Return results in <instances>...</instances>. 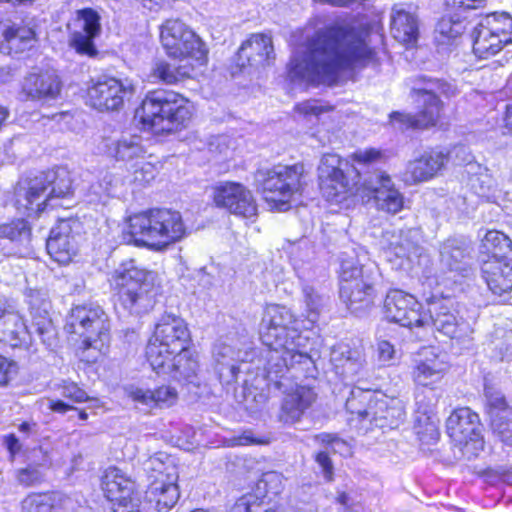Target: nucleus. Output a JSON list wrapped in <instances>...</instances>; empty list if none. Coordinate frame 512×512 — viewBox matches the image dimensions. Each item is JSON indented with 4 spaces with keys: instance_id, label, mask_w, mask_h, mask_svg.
I'll return each mask as SVG.
<instances>
[{
    "instance_id": "f257e3e1",
    "label": "nucleus",
    "mask_w": 512,
    "mask_h": 512,
    "mask_svg": "<svg viewBox=\"0 0 512 512\" xmlns=\"http://www.w3.org/2000/svg\"><path fill=\"white\" fill-rule=\"evenodd\" d=\"M366 35L350 24H336L318 31L305 48L292 56L288 66L290 79L311 84L336 83L342 70L373 58Z\"/></svg>"
},
{
    "instance_id": "f03ea898",
    "label": "nucleus",
    "mask_w": 512,
    "mask_h": 512,
    "mask_svg": "<svg viewBox=\"0 0 512 512\" xmlns=\"http://www.w3.org/2000/svg\"><path fill=\"white\" fill-rule=\"evenodd\" d=\"M294 313L286 306L269 304L266 306L261 324L260 339L268 348L266 371L269 377L299 365L310 371L314 367L311 356L299 349L300 335L295 324Z\"/></svg>"
},
{
    "instance_id": "7ed1b4c3",
    "label": "nucleus",
    "mask_w": 512,
    "mask_h": 512,
    "mask_svg": "<svg viewBox=\"0 0 512 512\" xmlns=\"http://www.w3.org/2000/svg\"><path fill=\"white\" fill-rule=\"evenodd\" d=\"M456 94L457 88L450 82L418 76L411 88V97L417 104L418 112L410 114L396 111L390 114V120L393 124H398L399 129H426L435 126L443 108L439 95L450 98Z\"/></svg>"
},
{
    "instance_id": "20e7f679",
    "label": "nucleus",
    "mask_w": 512,
    "mask_h": 512,
    "mask_svg": "<svg viewBox=\"0 0 512 512\" xmlns=\"http://www.w3.org/2000/svg\"><path fill=\"white\" fill-rule=\"evenodd\" d=\"M72 194V178L66 167L41 172L33 178L19 182L16 190V205L27 216L37 215L54 199Z\"/></svg>"
},
{
    "instance_id": "39448f33",
    "label": "nucleus",
    "mask_w": 512,
    "mask_h": 512,
    "mask_svg": "<svg viewBox=\"0 0 512 512\" xmlns=\"http://www.w3.org/2000/svg\"><path fill=\"white\" fill-rule=\"evenodd\" d=\"M128 234L137 245L162 248L185 234L181 214L170 209H152L129 218Z\"/></svg>"
},
{
    "instance_id": "423d86ee",
    "label": "nucleus",
    "mask_w": 512,
    "mask_h": 512,
    "mask_svg": "<svg viewBox=\"0 0 512 512\" xmlns=\"http://www.w3.org/2000/svg\"><path fill=\"white\" fill-rule=\"evenodd\" d=\"M186 100L171 90L147 93L141 106V120L155 134L172 133L190 120Z\"/></svg>"
},
{
    "instance_id": "0eeeda50",
    "label": "nucleus",
    "mask_w": 512,
    "mask_h": 512,
    "mask_svg": "<svg viewBox=\"0 0 512 512\" xmlns=\"http://www.w3.org/2000/svg\"><path fill=\"white\" fill-rule=\"evenodd\" d=\"M155 274L134 259L123 261L111 275V286L120 304L130 313L140 314L151 305Z\"/></svg>"
},
{
    "instance_id": "6e6552de",
    "label": "nucleus",
    "mask_w": 512,
    "mask_h": 512,
    "mask_svg": "<svg viewBox=\"0 0 512 512\" xmlns=\"http://www.w3.org/2000/svg\"><path fill=\"white\" fill-rule=\"evenodd\" d=\"M304 165L297 163L291 166L276 165L261 168L255 173L257 187L264 194L267 202L275 203L279 210H287L289 201L304 186Z\"/></svg>"
},
{
    "instance_id": "1a4fd4ad",
    "label": "nucleus",
    "mask_w": 512,
    "mask_h": 512,
    "mask_svg": "<svg viewBox=\"0 0 512 512\" xmlns=\"http://www.w3.org/2000/svg\"><path fill=\"white\" fill-rule=\"evenodd\" d=\"M340 298L347 308L360 314L374 303V281L372 272L358 265L353 259L341 261Z\"/></svg>"
},
{
    "instance_id": "9d476101",
    "label": "nucleus",
    "mask_w": 512,
    "mask_h": 512,
    "mask_svg": "<svg viewBox=\"0 0 512 512\" xmlns=\"http://www.w3.org/2000/svg\"><path fill=\"white\" fill-rule=\"evenodd\" d=\"M66 327L70 332L83 338L86 348L101 351L109 341V319L100 306H75L71 310Z\"/></svg>"
},
{
    "instance_id": "9b49d317",
    "label": "nucleus",
    "mask_w": 512,
    "mask_h": 512,
    "mask_svg": "<svg viewBox=\"0 0 512 512\" xmlns=\"http://www.w3.org/2000/svg\"><path fill=\"white\" fill-rule=\"evenodd\" d=\"M473 51L479 58L497 54L512 43V17L508 13L487 15L472 32Z\"/></svg>"
},
{
    "instance_id": "f8f14e48",
    "label": "nucleus",
    "mask_w": 512,
    "mask_h": 512,
    "mask_svg": "<svg viewBox=\"0 0 512 512\" xmlns=\"http://www.w3.org/2000/svg\"><path fill=\"white\" fill-rule=\"evenodd\" d=\"M160 38L167 54L173 58L193 59L204 63L205 44L198 35L179 19H169L161 26Z\"/></svg>"
},
{
    "instance_id": "ddd939ff",
    "label": "nucleus",
    "mask_w": 512,
    "mask_h": 512,
    "mask_svg": "<svg viewBox=\"0 0 512 512\" xmlns=\"http://www.w3.org/2000/svg\"><path fill=\"white\" fill-rule=\"evenodd\" d=\"M296 368L302 370L299 365H296L295 367L289 366L287 370L279 373L277 376L276 374H272V378L269 377L267 373L269 381L273 382L275 388L281 390L284 394L278 419L280 422L287 425L299 422L306 410L309 409L316 400V394L311 388L293 383L290 378L286 376V373L289 372L290 369ZM307 373H309V371H307Z\"/></svg>"
},
{
    "instance_id": "4468645a",
    "label": "nucleus",
    "mask_w": 512,
    "mask_h": 512,
    "mask_svg": "<svg viewBox=\"0 0 512 512\" xmlns=\"http://www.w3.org/2000/svg\"><path fill=\"white\" fill-rule=\"evenodd\" d=\"M348 161L334 153L324 154L318 165L320 191L328 201L341 202L351 191L353 183L349 180Z\"/></svg>"
},
{
    "instance_id": "2eb2a0df",
    "label": "nucleus",
    "mask_w": 512,
    "mask_h": 512,
    "mask_svg": "<svg viewBox=\"0 0 512 512\" xmlns=\"http://www.w3.org/2000/svg\"><path fill=\"white\" fill-rule=\"evenodd\" d=\"M102 490L113 503L114 512H138L139 493L135 481L117 467H109L102 477Z\"/></svg>"
},
{
    "instance_id": "dca6fc26",
    "label": "nucleus",
    "mask_w": 512,
    "mask_h": 512,
    "mask_svg": "<svg viewBox=\"0 0 512 512\" xmlns=\"http://www.w3.org/2000/svg\"><path fill=\"white\" fill-rule=\"evenodd\" d=\"M363 196L373 198L376 208L388 214H397L404 207V196L396 188L391 177L384 171L376 170L364 176L358 188Z\"/></svg>"
},
{
    "instance_id": "f3484780",
    "label": "nucleus",
    "mask_w": 512,
    "mask_h": 512,
    "mask_svg": "<svg viewBox=\"0 0 512 512\" xmlns=\"http://www.w3.org/2000/svg\"><path fill=\"white\" fill-rule=\"evenodd\" d=\"M135 90V85L127 78L103 77L88 89V97L96 109L118 111L135 94Z\"/></svg>"
},
{
    "instance_id": "a211bd4d",
    "label": "nucleus",
    "mask_w": 512,
    "mask_h": 512,
    "mask_svg": "<svg viewBox=\"0 0 512 512\" xmlns=\"http://www.w3.org/2000/svg\"><path fill=\"white\" fill-rule=\"evenodd\" d=\"M429 318L426 317L428 324L431 322L433 327L444 336L464 342L470 338L473 330L470 324L456 315L453 307V301L450 299H435L428 304Z\"/></svg>"
},
{
    "instance_id": "6ab92c4d",
    "label": "nucleus",
    "mask_w": 512,
    "mask_h": 512,
    "mask_svg": "<svg viewBox=\"0 0 512 512\" xmlns=\"http://www.w3.org/2000/svg\"><path fill=\"white\" fill-rule=\"evenodd\" d=\"M421 304L411 294L399 289L390 290L384 300L386 318L403 327H425L428 324L426 314H422Z\"/></svg>"
},
{
    "instance_id": "aec40b11",
    "label": "nucleus",
    "mask_w": 512,
    "mask_h": 512,
    "mask_svg": "<svg viewBox=\"0 0 512 512\" xmlns=\"http://www.w3.org/2000/svg\"><path fill=\"white\" fill-rule=\"evenodd\" d=\"M68 27L70 29L69 46L79 55L97 56L98 51L93 40L101 31L99 14L92 8L78 10L73 23Z\"/></svg>"
},
{
    "instance_id": "412c9836",
    "label": "nucleus",
    "mask_w": 512,
    "mask_h": 512,
    "mask_svg": "<svg viewBox=\"0 0 512 512\" xmlns=\"http://www.w3.org/2000/svg\"><path fill=\"white\" fill-rule=\"evenodd\" d=\"M213 199L217 207L243 218L257 214V205L252 193L242 184L224 182L213 188Z\"/></svg>"
},
{
    "instance_id": "4be33fe9",
    "label": "nucleus",
    "mask_w": 512,
    "mask_h": 512,
    "mask_svg": "<svg viewBox=\"0 0 512 512\" xmlns=\"http://www.w3.org/2000/svg\"><path fill=\"white\" fill-rule=\"evenodd\" d=\"M447 433L459 446L475 448L483 445L480 435V420L477 413L468 407L453 411L446 421Z\"/></svg>"
},
{
    "instance_id": "5701e85b",
    "label": "nucleus",
    "mask_w": 512,
    "mask_h": 512,
    "mask_svg": "<svg viewBox=\"0 0 512 512\" xmlns=\"http://www.w3.org/2000/svg\"><path fill=\"white\" fill-rule=\"evenodd\" d=\"M440 262L443 267L462 277H470L474 273L472 248L463 239L450 238L443 242Z\"/></svg>"
},
{
    "instance_id": "b1692460",
    "label": "nucleus",
    "mask_w": 512,
    "mask_h": 512,
    "mask_svg": "<svg viewBox=\"0 0 512 512\" xmlns=\"http://www.w3.org/2000/svg\"><path fill=\"white\" fill-rule=\"evenodd\" d=\"M72 220H60L54 226L46 242L47 252L59 264H68L77 254L78 246L73 234Z\"/></svg>"
},
{
    "instance_id": "393cba45",
    "label": "nucleus",
    "mask_w": 512,
    "mask_h": 512,
    "mask_svg": "<svg viewBox=\"0 0 512 512\" xmlns=\"http://www.w3.org/2000/svg\"><path fill=\"white\" fill-rule=\"evenodd\" d=\"M172 351L183 350L190 341V332L185 321L172 313H164L157 321L152 336Z\"/></svg>"
},
{
    "instance_id": "a878e982",
    "label": "nucleus",
    "mask_w": 512,
    "mask_h": 512,
    "mask_svg": "<svg viewBox=\"0 0 512 512\" xmlns=\"http://www.w3.org/2000/svg\"><path fill=\"white\" fill-rule=\"evenodd\" d=\"M274 48L271 37L265 34H253L242 43L236 54V64L240 69L246 66L260 67L269 64Z\"/></svg>"
},
{
    "instance_id": "bb28decb",
    "label": "nucleus",
    "mask_w": 512,
    "mask_h": 512,
    "mask_svg": "<svg viewBox=\"0 0 512 512\" xmlns=\"http://www.w3.org/2000/svg\"><path fill=\"white\" fill-rule=\"evenodd\" d=\"M61 87L55 72L30 73L24 79L21 94L25 100L50 101L57 98Z\"/></svg>"
},
{
    "instance_id": "cd10ccee",
    "label": "nucleus",
    "mask_w": 512,
    "mask_h": 512,
    "mask_svg": "<svg viewBox=\"0 0 512 512\" xmlns=\"http://www.w3.org/2000/svg\"><path fill=\"white\" fill-rule=\"evenodd\" d=\"M370 417L367 425L381 429H395L405 418V407L401 400L386 396L375 397L371 402Z\"/></svg>"
},
{
    "instance_id": "c85d7f7f",
    "label": "nucleus",
    "mask_w": 512,
    "mask_h": 512,
    "mask_svg": "<svg viewBox=\"0 0 512 512\" xmlns=\"http://www.w3.org/2000/svg\"><path fill=\"white\" fill-rule=\"evenodd\" d=\"M481 272L489 289L502 295L512 289V252L504 258H488L481 266Z\"/></svg>"
},
{
    "instance_id": "c756f323",
    "label": "nucleus",
    "mask_w": 512,
    "mask_h": 512,
    "mask_svg": "<svg viewBox=\"0 0 512 512\" xmlns=\"http://www.w3.org/2000/svg\"><path fill=\"white\" fill-rule=\"evenodd\" d=\"M448 159L449 154L444 151L437 149L425 151L420 157L408 163L406 174L409 178L407 180L416 183L432 179L445 167Z\"/></svg>"
},
{
    "instance_id": "7c9ffc66",
    "label": "nucleus",
    "mask_w": 512,
    "mask_h": 512,
    "mask_svg": "<svg viewBox=\"0 0 512 512\" xmlns=\"http://www.w3.org/2000/svg\"><path fill=\"white\" fill-rule=\"evenodd\" d=\"M37 42L34 28L13 23L2 32L0 50L6 54H18L31 49Z\"/></svg>"
},
{
    "instance_id": "2f4dec72",
    "label": "nucleus",
    "mask_w": 512,
    "mask_h": 512,
    "mask_svg": "<svg viewBox=\"0 0 512 512\" xmlns=\"http://www.w3.org/2000/svg\"><path fill=\"white\" fill-rule=\"evenodd\" d=\"M331 359L337 373L344 379H353L360 375L366 364L365 355L361 349L342 344L334 348Z\"/></svg>"
},
{
    "instance_id": "473e14b6",
    "label": "nucleus",
    "mask_w": 512,
    "mask_h": 512,
    "mask_svg": "<svg viewBox=\"0 0 512 512\" xmlns=\"http://www.w3.org/2000/svg\"><path fill=\"white\" fill-rule=\"evenodd\" d=\"M391 33L400 43L412 44L418 37L417 17L402 4H396L391 12Z\"/></svg>"
},
{
    "instance_id": "72a5a7b5",
    "label": "nucleus",
    "mask_w": 512,
    "mask_h": 512,
    "mask_svg": "<svg viewBox=\"0 0 512 512\" xmlns=\"http://www.w3.org/2000/svg\"><path fill=\"white\" fill-rule=\"evenodd\" d=\"M107 153L117 161H132L143 158L146 150L142 137L136 134H122L106 144Z\"/></svg>"
},
{
    "instance_id": "f704fd0d",
    "label": "nucleus",
    "mask_w": 512,
    "mask_h": 512,
    "mask_svg": "<svg viewBox=\"0 0 512 512\" xmlns=\"http://www.w3.org/2000/svg\"><path fill=\"white\" fill-rule=\"evenodd\" d=\"M198 370V360L186 346L183 350L176 352L165 375H169L176 381L198 386Z\"/></svg>"
},
{
    "instance_id": "c9c22d12",
    "label": "nucleus",
    "mask_w": 512,
    "mask_h": 512,
    "mask_svg": "<svg viewBox=\"0 0 512 512\" xmlns=\"http://www.w3.org/2000/svg\"><path fill=\"white\" fill-rule=\"evenodd\" d=\"M180 496L177 481L150 482L146 490L147 501L159 512L169 511Z\"/></svg>"
},
{
    "instance_id": "e433bc0d",
    "label": "nucleus",
    "mask_w": 512,
    "mask_h": 512,
    "mask_svg": "<svg viewBox=\"0 0 512 512\" xmlns=\"http://www.w3.org/2000/svg\"><path fill=\"white\" fill-rule=\"evenodd\" d=\"M143 466L150 482L178 481L179 475L174 459L165 452H157L150 456Z\"/></svg>"
},
{
    "instance_id": "4c0bfd02",
    "label": "nucleus",
    "mask_w": 512,
    "mask_h": 512,
    "mask_svg": "<svg viewBox=\"0 0 512 512\" xmlns=\"http://www.w3.org/2000/svg\"><path fill=\"white\" fill-rule=\"evenodd\" d=\"M0 333L1 341L13 348L28 343L29 331L23 319L16 313H7L0 317Z\"/></svg>"
},
{
    "instance_id": "58836bf2",
    "label": "nucleus",
    "mask_w": 512,
    "mask_h": 512,
    "mask_svg": "<svg viewBox=\"0 0 512 512\" xmlns=\"http://www.w3.org/2000/svg\"><path fill=\"white\" fill-rule=\"evenodd\" d=\"M193 71L194 67L190 63L174 66L166 61L159 60L154 63L150 76L154 80L165 84H175L185 78H189Z\"/></svg>"
},
{
    "instance_id": "ea45409f",
    "label": "nucleus",
    "mask_w": 512,
    "mask_h": 512,
    "mask_svg": "<svg viewBox=\"0 0 512 512\" xmlns=\"http://www.w3.org/2000/svg\"><path fill=\"white\" fill-rule=\"evenodd\" d=\"M130 395L137 402L146 405L153 402L159 407H170L178 398L177 391L170 386H162L153 391L137 388Z\"/></svg>"
},
{
    "instance_id": "a19ab883",
    "label": "nucleus",
    "mask_w": 512,
    "mask_h": 512,
    "mask_svg": "<svg viewBox=\"0 0 512 512\" xmlns=\"http://www.w3.org/2000/svg\"><path fill=\"white\" fill-rule=\"evenodd\" d=\"M177 351L162 345V342L151 338L146 347V358L152 369L158 374H166Z\"/></svg>"
},
{
    "instance_id": "79ce46f5",
    "label": "nucleus",
    "mask_w": 512,
    "mask_h": 512,
    "mask_svg": "<svg viewBox=\"0 0 512 512\" xmlns=\"http://www.w3.org/2000/svg\"><path fill=\"white\" fill-rule=\"evenodd\" d=\"M375 400V397L369 391L357 390L352 391L351 396L346 401V410L351 415H356L362 427L369 429L367 425L370 417L371 402Z\"/></svg>"
},
{
    "instance_id": "37998d69",
    "label": "nucleus",
    "mask_w": 512,
    "mask_h": 512,
    "mask_svg": "<svg viewBox=\"0 0 512 512\" xmlns=\"http://www.w3.org/2000/svg\"><path fill=\"white\" fill-rule=\"evenodd\" d=\"M443 370V363L437 358H431L416 361L412 375L417 385L427 387L441 378Z\"/></svg>"
},
{
    "instance_id": "c03bdc74",
    "label": "nucleus",
    "mask_w": 512,
    "mask_h": 512,
    "mask_svg": "<svg viewBox=\"0 0 512 512\" xmlns=\"http://www.w3.org/2000/svg\"><path fill=\"white\" fill-rule=\"evenodd\" d=\"M482 247L489 254L488 258H504L509 251L512 252V241L504 233L491 230L485 234Z\"/></svg>"
},
{
    "instance_id": "a18cd8bd",
    "label": "nucleus",
    "mask_w": 512,
    "mask_h": 512,
    "mask_svg": "<svg viewBox=\"0 0 512 512\" xmlns=\"http://www.w3.org/2000/svg\"><path fill=\"white\" fill-rule=\"evenodd\" d=\"M44 315H34L32 320V328L39 336L42 343L52 349L57 344V331L51 319L47 315V310L43 309Z\"/></svg>"
},
{
    "instance_id": "49530a36",
    "label": "nucleus",
    "mask_w": 512,
    "mask_h": 512,
    "mask_svg": "<svg viewBox=\"0 0 512 512\" xmlns=\"http://www.w3.org/2000/svg\"><path fill=\"white\" fill-rule=\"evenodd\" d=\"M283 488V479L281 474L270 471L267 473H264L261 477V479L256 484V492L258 495H254L256 499H259V495L262 497H267L269 495L276 496L278 495ZM259 503H262V501H258Z\"/></svg>"
},
{
    "instance_id": "de8ad7c7",
    "label": "nucleus",
    "mask_w": 512,
    "mask_h": 512,
    "mask_svg": "<svg viewBox=\"0 0 512 512\" xmlns=\"http://www.w3.org/2000/svg\"><path fill=\"white\" fill-rule=\"evenodd\" d=\"M230 512H275L271 509L262 507V503L257 502L253 494H247L239 498L232 506ZM294 512H317L312 507H305Z\"/></svg>"
},
{
    "instance_id": "09e8293b",
    "label": "nucleus",
    "mask_w": 512,
    "mask_h": 512,
    "mask_svg": "<svg viewBox=\"0 0 512 512\" xmlns=\"http://www.w3.org/2000/svg\"><path fill=\"white\" fill-rule=\"evenodd\" d=\"M390 246L397 257L408 259L413 255H418L421 249L418 243L413 240L411 231L405 234L402 233L396 241L391 242Z\"/></svg>"
},
{
    "instance_id": "8fccbe9b",
    "label": "nucleus",
    "mask_w": 512,
    "mask_h": 512,
    "mask_svg": "<svg viewBox=\"0 0 512 512\" xmlns=\"http://www.w3.org/2000/svg\"><path fill=\"white\" fill-rule=\"evenodd\" d=\"M465 29V23L460 19L459 15H457L456 18L453 16H444L436 26V31L448 39L457 38L464 33Z\"/></svg>"
},
{
    "instance_id": "3c124183",
    "label": "nucleus",
    "mask_w": 512,
    "mask_h": 512,
    "mask_svg": "<svg viewBox=\"0 0 512 512\" xmlns=\"http://www.w3.org/2000/svg\"><path fill=\"white\" fill-rule=\"evenodd\" d=\"M0 237L7 238L11 241L23 242L30 237V228L27 222L17 220L12 223L3 224L0 226Z\"/></svg>"
},
{
    "instance_id": "603ef678",
    "label": "nucleus",
    "mask_w": 512,
    "mask_h": 512,
    "mask_svg": "<svg viewBox=\"0 0 512 512\" xmlns=\"http://www.w3.org/2000/svg\"><path fill=\"white\" fill-rule=\"evenodd\" d=\"M485 393L488 401V413L491 420H493V418L509 416L510 411L503 395L497 392H491L488 389H486Z\"/></svg>"
},
{
    "instance_id": "864d4df0",
    "label": "nucleus",
    "mask_w": 512,
    "mask_h": 512,
    "mask_svg": "<svg viewBox=\"0 0 512 512\" xmlns=\"http://www.w3.org/2000/svg\"><path fill=\"white\" fill-rule=\"evenodd\" d=\"M213 357L215 366L222 365V363L231 364L243 361L240 351H235V349L232 346L224 343H220L215 346L213 351Z\"/></svg>"
},
{
    "instance_id": "5fc2aeb1",
    "label": "nucleus",
    "mask_w": 512,
    "mask_h": 512,
    "mask_svg": "<svg viewBox=\"0 0 512 512\" xmlns=\"http://www.w3.org/2000/svg\"><path fill=\"white\" fill-rule=\"evenodd\" d=\"M19 484L26 487L34 486L43 481L44 475L39 466L28 465L25 468L17 470L16 473Z\"/></svg>"
},
{
    "instance_id": "6e6d98bb",
    "label": "nucleus",
    "mask_w": 512,
    "mask_h": 512,
    "mask_svg": "<svg viewBox=\"0 0 512 512\" xmlns=\"http://www.w3.org/2000/svg\"><path fill=\"white\" fill-rule=\"evenodd\" d=\"M437 404V395L434 390L422 391L416 395L417 412L430 418Z\"/></svg>"
},
{
    "instance_id": "4d7b16f0",
    "label": "nucleus",
    "mask_w": 512,
    "mask_h": 512,
    "mask_svg": "<svg viewBox=\"0 0 512 512\" xmlns=\"http://www.w3.org/2000/svg\"><path fill=\"white\" fill-rule=\"evenodd\" d=\"M508 416L493 418L491 427L495 435L507 446L512 447V422L507 419Z\"/></svg>"
},
{
    "instance_id": "13d9d810",
    "label": "nucleus",
    "mask_w": 512,
    "mask_h": 512,
    "mask_svg": "<svg viewBox=\"0 0 512 512\" xmlns=\"http://www.w3.org/2000/svg\"><path fill=\"white\" fill-rule=\"evenodd\" d=\"M214 369L218 375L219 381L227 386L237 381L240 372L238 363H222V365L214 366Z\"/></svg>"
},
{
    "instance_id": "bf43d9fd",
    "label": "nucleus",
    "mask_w": 512,
    "mask_h": 512,
    "mask_svg": "<svg viewBox=\"0 0 512 512\" xmlns=\"http://www.w3.org/2000/svg\"><path fill=\"white\" fill-rule=\"evenodd\" d=\"M18 371L17 363L0 355V386H7Z\"/></svg>"
},
{
    "instance_id": "052dcab7",
    "label": "nucleus",
    "mask_w": 512,
    "mask_h": 512,
    "mask_svg": "<svg viewBox=\"0 0 512 512\" xmlns=\"http://www.w3.org/2000/svg\"><path fill=\"white\" fill-rule=\"evenodd\" d=\"M303 295L308 312L312 314H318L320 308L322 307V297L317 294L314 288L311 286L303 287Z\"/></svg>"
},
{
    "instance_id": "680f3d73",
    "label": "nucleus",
    "mask_w": 512,
    "mask_h": 512,
    "mask_svg": "<svg viewBox=\"0 0 512 512\" xmlns=\"http://www.w3.org/2000/svg\"><path fill=\"white\" fill-rule=\"evenodd\" d=\"M395 354L396 350L390 342L382 340L377 343L378 361L383 365H390L395 359Z\"/></svg>"
},
{
    "instance_id": "e2e57ef3",
    "label": "nucleus",
    "mask_w": 512,
    "mask_h": 512,
    "mask_svg": "<svg viewBox=\"0 0 512 512\" xmlns=\"http://www.w3.org/2000/svg\"><path fill=\"white\" fill-rule=\"evenodd\" d=\"M62 396L73 402H84L89 400L87 393L75 383H66L62 387Z\"/></svg>"
},
{
    "instance_id": "0e129e2a",
    "label": "nucleus",
    "mask_w": 512,
    "mask_h": 512,
    "mask_svg": "<svg viewBox=\"0 0 512 512\" xmlns=\"http://www.w3.org/2000/svg\"><path fill=\"white\" fill-rule=\"evenodd\" d=\"M49 409L56 413L65 414L68 411L78 412L80 420L85 421L88 418V414L84 410H78L76 407L65 403L62 400H49Z\"/></svg>"
},
{
    "instance_id": "69168bd1",
    "label": "nucleus",
    "mask_w": 512,
    "mask_h": 512,
    "mask_svg": "<svg viewBox=\"0 0 512 512\" xmlns=\"http://www.w3.org/2000/svg\"><path fill=\"white\" fill-rule=\"evenodd\" d=\"M485 0H446L449 9L455 12H465L467 10L477 9Z\"/></svg>"
},
{
    "instance_id": "338daca9",
    "label": "nucleus",
    "mask_w": 512,
    "mask_h": 512,
    "mask_svg": "<svg viewBox=\"0 0 512 512\" xmlns=\"http://www.w3.org/2000/svg\"><path fill=\"white\" fill-rule=\"evenodd\" d=\"M45 507L44 496L40 494L29 495L22 502V508L26 512H41Z\"/></svg>"
},
{
    "instance_id": "774afa93",
    "label": "nucleus",
    "mask_w": 512,
    "mask_h": 512,
    "mask_svg": "<svg viewBox=\"0 0 512 512\" xmlns=\"http://www.w3.org/2000/svg\"><path fill=\"white\" fill-rule=\"evenodd\" d=\"M353 157L359 164L367 165L379 161L382 154L380 151L371 148L364 151H357L354 153Z\"/></svg>"
}]
</instances>
